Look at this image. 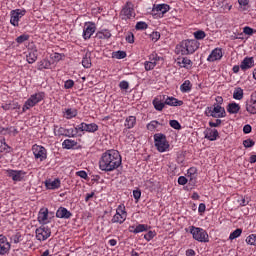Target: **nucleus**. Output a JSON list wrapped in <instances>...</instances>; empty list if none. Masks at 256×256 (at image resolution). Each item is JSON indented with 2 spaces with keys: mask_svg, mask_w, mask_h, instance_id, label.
Wrapping results in <instances>:
<instances>
[{
  "mask_svg": "<svg viewBox=\"0 0 256 256\" xmlns=\"http://www.w3.org/2000/svg\"><path fill=\"white\" fill-rule=\"evenodd\" d=\"M11 149V146L8 145V143L5 141V138L0 139V153H9V150Z\"/></svg>",
  "mask_w": 256,
  "mask_h": 256,
  "instance_id": "37998d69",
  "label": "nucleus"
},
{
  "mask_svg": "<svg viewBox=\"0 0 256 256\" xmlns=\"http://www.w3.org/2000/svg\"><path fill=\"white\" fill-rule=\"evenodd\" d=\"M127 221V210L125 208V204H120L116 208V213L111 219V223H119V225H123Z\"/></svg>",
  "mask_w": 256,
  "mask_h": 256,
  "instance_id": "1a4fd4ad",
  "label": "nucleus"
},
{
  "mask_svg": "<svg viewBox=\"0 0 256 256\" xmlns=\"http://www.w3.org/2000/svg\"><path fill=\"white\" fill-rule=\"evenodd\" d=\"M154 143L157 151L159 153H165V151H169V142L167 141V136L162 133H157L154 135Z\"/></svg>",
  "mask_w": 256,
  "mask_h": 256,
  "instance_id": "39448f33",
  "label": "nucleus"
},
{
  "mask_svg": "<svg viewBox=\"0 0 256 256\" xmlns=\"http://www.w3.org/2000/svg\"><path fill=\"white\" fill-rule=\"evenodd\" d=\"M255 67V59L253 57H245L240 64V69L242 71H247V69H251Z\"/></svg>",
  "mask_w": 256,
  "mask_h": 256,
  "instance_id": "5701e85b",
  "label": "nucleus"
},
{
  "mask_svg": "<svg viewBox=\"0 0 256 256\" xmlns=\"http://www.w3.org/2000/svg\"><path fill=\"white\" fill-rule=\"evenodd\" d=\"M85 127H86V133H97V131H99V125L95 123H90V124L86 123Z\"/></svg>",
  "mask_w": 256,
  "mask_h": 256,
  "instance_id": "79ce46f5",
  "label": "nucleus"
},
{
  "mask_svg": "<svg viewBox=\"0 0 256 256\" xmlns=\"http://www.w3.org/2000/svg\"><path fill=\"white\" fill-rule=\"evenodd\" d=\"M53 133L55 137H77V130L74 128H65L59 125L53 126Z\"/></svg>",
  "mask_w": 256,
  "mask_h": 256,
  "instance_id": "6e6552de",
  "label": "nucleus"
},
{
  "mask_svg": "<svg viewBox=\"0 0 256 256\" xmlns=\"http://www.w3.org/2000/svg\"><path fill=\"white\" fill-rule=\"evenodd\" d=\"M5 174L7 175V177L12 179L14 183H19L23 181V179H25V175H27V173L23 170H13V169L5 170Z\"/></svg>",
  "mask_w": 256,
  "mask_h": 256,
  "instance_id": "4468645a",
  "label": "nucleus"
},
{
  "mask_svg": "<svg viewBox=\"0 0 256 256\" xmlns=\"http://www.w3.org/2000/svg\"><path fill=\"white\" fill-rule=\"evenodd\" d=\"M187 178L190 185L197 184V168L191 167L187 170Z\"/></svg>",
  "mask_w": 256,
  "mask_h": 256,
  "instance_id": "b1692460",
  "label": "nucleus"
},
{
  "mask_svg": "<svg viewBox=\"0 0 256 256\" xmlns=\"http://www.w3.org/2000/svg\"><path fill=\"white\" fill-rule=\"evenodd\" d=\"M243 146L246 149H249L251 147H255V141H253V139L249 138L243 141Z\"/></svg>",
  "mask_w": 256,
  "mask_h": 256,
  "instance_id": "603ef678",
  "label": "nucleus"
},
{
  "mask_svg": "<svg viewBox=\"0 0 256 256\" xmlns=\"http://www.w3.org/2000/svg\"><path fill=\"white\" fill-rule=\"evenodd\" d=\"M246 111L250 113V115H256V92H253L246 101Z\"/></svg>",
  "mask_w": 256,
  "mask_h": 256,
  "instance_id": "dca6fc26",
  "label": "nucleus"
},
{
  "mask_svg": "<svg viewBox=\"0 0 256 256\" xmlns=\"http://www.w3.org/2000/svg\"><path fill=\"white\" fill-rule=\"evenodd\" d=\"M243 89L241 87H236L233 92V99L236 101H241L243 99Z\"/></svg>",
  "mask_w": 256,
  "mask_h": 256,
  "instance_id": "ea45409f",
  "label": "nucleus"
},
{
  "mask_svg": "<svg viewBox=\"0 0 256 256\" xmlns=\"http://www.w3.org/2000/svg\"><path fill=\"white\" fill-rule=\"evenodd\" d=\"M170 9H171V6H169L168 4H158V5H154L153 12L159 13L160 17H163V15H165V13H168Z\"/></svg>",
  "mask_w": 256,
  "mask_h": 256,
  "instance_id": "393cba45",
  "label": "nucleus"
},
{
  "mask_svg": "<svg viewBox=\"0 0 256 256\" xmlns=\"http://www.w3.org/2000/svg\"><path fill=\"white\" fill-rule=\"evenodd\" d=\"M204 137L208 141H217V139H219V131H217V129L207 128L204 131Z\"/></svg>",
  "mask_w": 256,
  "mask_h": 256,
  "instance_id": "aec40b11",
  "label": "nucleus"
},
{
  "mask_svg": "<svg viewBox=\"0 0 256 256\" xmlns=\"http://www.w3.org/2000/svg\"><path fill=\"white\" fill-rule=\"evenodd\" d=\"M152 105L154 106V109H156V111H162L163 109H165V101L162 102L159 98H154V100L152 101Z\"/></svg>",
  "mask_w": 256,
  "mask_h": 256,
  "instance_id": "e433bc0d",
  "label": "nucleus"
},
{
  "mask_svg": "<svg viewBox=\"0 0 256 256\" xmlns=\"http://www.w3.org/2000/svg\"><path fill=\"white\" fill-rule=\"evenodd\" d=\"M223 59V49L215 48L211 51L209 56L207 57L208 63H215V61H221Z\"/></svg>",
  "mask_w": 256,
  "mask_h": 256,
  "instance_id": "f3484780",
  "label": "nucleus"
},
{
  "mask_svg": "<svg viewBox=\"0 0 256 256\" xmlns=\"http://www.w3.org/2000/svg\"><path fill=\"white\" fill-rule=\"evenodd\" d=\"M37 241H47L51 237V228L49 226L41 225L35 230Z\"/></svg>",
  "mask_w": 256,
  "mask_h": 256,
  "instance_id": "ddd939ff",
  "label": "nucleus"
},
{
  "mask_svg": "<svg viewBox=\"0 0 256 256\" xmlns=\"http://www.w3.org/2000/svg\"><path fill=\"white\" fill-rule=\"evenodd\" d=\"M77 109L75 108H65L63 110V117L65 119H74V117H77Z\"/></svg>",
  "mask_w": 256,
  "mask_h": 256,
  "instance_id": "2f4dec72",
  "label": "nucleus"
},
{
  "mask_svg": "<svg viewBox=\"0 0 256 256\" xmlns=\"http://www.w3.org/2000/svg\"><path fill=\"white\" fill-rule=\"evenodd\" d=\"M120 89H129V82L127 81H121L119 84Z\"/></svg>",
  "mask_w": 256,
  "mask_h": 256,
  "instance_id": "774afa93",
  "label": "nucleus"
},
{
  "mask_svg": "<svg viewBox=\"0 0 256 256\" xmlns=\"http://www.w3.org/2000/svg\"><path fill=\"white\" fill-rule=\"evenodd\" d=\"M127 57V52L118 50L112 53V59H125Z\"/></svg>",
  "mask_w": 256,
  "mask_h": 256,
  "instance_id": "c03bdc74",
  "label": "nucleus"
},
{
  "mask_svg": "<svg viewBox=\"0 0 256 256\" xmlns=\"http://www.w3.org/2000/svg\"><path fill=\"white\" fill-rule=\"evenodd\" d=\"M187 183H189V178L185 176H180L178 178V185H187Z\"/></svg>",
  "mask_w": 256,
  "mask_h": 256,
  "instance_id": "e2e57ef3",
  "label": "nucleus"
},
{
  "mask_svg": "<svg viewBox=\"0 0 256 256\" xmlns=\"http://www.w3.org/2000/svg\"><path fill=\"white\" fill-rule=\"evenodd\" d=\"M32 152L36 161L43 163V161L47 160V149L44 146L34 144L32 146Z\"/></svg>",
  "mask_w": 256,
  "mask_h": 256,
  "instance_id": "9d476101",
  "label": "nucleus"
},
{
  "mask_svg": "<svg viewBox=\"0 0 256 256\" xmlns=\"http://www.w3.org/2000/svg\"><path fill=\"white\" fill-rule=\"evenodd\" d=\"M193 36L195 41H203L207 37V33L203 30H197L193 33Z\"/></svg>",
  "mask_w": 256,
  "mask_h": 256,
  "instance_id": "a19ab883",
  "label": "nucleus"
},
{
  "mask_svg": "<svg viewBox=\"0 0 256 256\" xmlns=\"http://www.w3.org/2000/svg\"><path fill=\"white\" fill-rule=\"evenodd\" d=\"M151 37V40L154 42V43H157V40L158 39H161V33L159 32H152V34L150 35Z\"/></svg>",
  "mask_w": 256,
  "mask_h": 256,
  "instance_id": "680f3d73",
  "label": "nucleus"
},
{
  "mask_svg": "<svg viewBox=\"0 0 256 256\" xmlns=\"http://www.w3.org/2000/svg\"><path fill=\"white\" fill-rule=\"evenodd\" d=\"M11 251V242L7 239V236L0 234V255H9Z\"/></svg>",
  "mask_w": 256,
  "mask_h": 256,
  "instance_id": "2eb2a0df",
  "label": "nucleus"
},
{
  "mask_svg": "<svg viewBox=\"0 0 256 256\" xmlns=\"http://www.w3.org/2000/svg\"><path fill=\"white\" fill-rule=\"evenodd\" d=\"M241 233H243V229H241V228H237L236 230H234V231L229 235L230 241H233V239H237L238 237H241Z\"/></svg>",
  "mask_w": 256,
  "mask_h": 256,
  "instance_id": "a18cd8bd",
  "label": "nucleus"
},
{
  "mask_svg": "<svg viewBox=\"0 0 256 256\" xmlns=\"http://www.w3.org/2000/svg\"><path fill=\"white\" fill-rule=\"evenodd\" d=\"M133 197L136 201H139L141 199V190L139 189L134 190Z\"/></svg>",
  "mask_w": 256,
  "mask_h": 256,
  "instance_id": "69168bd1",
  "label": "nucleus"
},
{
  "mask_svg": "<svg viewBox=\"0 0 256 256\" xmlns=\"http://www.w3.org/2000/svg\"><path fill=\"white\" fill-rule=\"evenodd\" d=\"M161 127H163V124L157 120H152L146 125V129L151 133H155V131H161Z\"/></svg>",
  "mask_w": 256,
  "mask_h": 256,
  "instance_id": "c85d7f7f",
  "label": "nucleus"
},
{
  "mask_svg": "<svg viewBox=\"0 0 256 256\" xmlns=\"http://www.w3.org/2000/svg\"><path fill=\"white\" fill-rule=\"evenodd\" d=\"M169 125L172 127V129H176L177 131L181 129V124L177 120H170Z\"/></svg>",
  "mask_w": 256,
  "mask_h": 256,
  "instance_id": "6e6d98bb",
  "label": "nucleus"
},
{
  "mask_svg": "<svg viewBox=\"0 0 256 256\" xmlns=\"http://www.w3.org/2000/svg\"><path fill=\"white\" fill-rule=\"evenodd\" d=\"M226 109L230 115H237V113L241 111V105L237 104L236 102H232L227 105Z\"/></svg>",
  "mask_w": 256,
  "mask_h": 256,
  "instance_id": "7c9ffc66",
  "label": "nucleus"
},
{
  "mask_svg": "<svg viewBox=\"0 0 256 256\" xmlns=\"http://www.w3.org/2000/svg\"><path fill=\"white\" fill-rule=\"evenodd\" d=\"M96 31H97V25L95 24V22H91V21L85 22L83 27V33H82V37L84 41H89V39L93 37Z\"/></svg>",
  "mask_w": 256,
  "mask_h": 256,
  "instance_id": "9b49d317",
  "label": "nucleus"
},
{
  "mask_svg": "<svg viewBox=\"0 0 256 256\" xmlns=\"http://www.w3.org/2000/svg\"><path fill=\"white\" fill-rule=\"evenodd\" d=\"M148 59L151 63H154V65L157 67V63H159V61H163V57L159 56V54H157V52H153L152 54H150L148 56Z\"/></svg>",
  "mask_w": 256,
  "mask_h": 256,
  "instance_id": "4c0bfd02",
  "label": "nucleus"
},
{
  "mask_svg": "<svg viewBox=\"0 0 256 256\" xmlns=\"http://www.w3.org/2000/svg\"><path fill=\"white\" fill-rule=\"evenodd\" d=\"M155 63L151 62V60L144 62V69L145 71H153L155 69Z\"/></svg>",
  "mask_w": 256,
  "mask_h": 256,
  "instance_id": "8fccbe9b",
  "label": "nucleus"
},
{
  "mask_svg": "<svg viewBox=\"0 0 256 256\" xmlns=\"http://www.w3.org/2000/svg\"><path fill=\"white\" fill-rule=\"evenodd\" d=\"M223 123V121L221 119H216L215 122L210 121L209 127H221V124Z\"/></svg>",
  "mask_w": 256,
  "mask_h": 256,
  "instance_id": "bf43d9fd",
  "label": "nucleus"
},
{
  "mask_svg": "<svg viewBox=\"0 0 256 256\" xmlns=\"http://www.w3.org/2000/svg\"><path fill=\"white\" fill-rule=\"evenodd\" d=\"M135 16V5L133 2H126L120 11V19H122V21H129L135 19Z\"/></svg>",
  "mask_w": 256,
  "mask_h": 256,
  "instance_id": "0eeeda50",
  "label": "nucleus"
},
{
  "mask_svg": "<svg viewBox=\"0 0 256 256\" xmlns=\"http://www.w3.org/2000/svg\"><path fill=\"white\" fill-rule=\"evenodd\" d=\"M96 39H111V31L102 29L96 33Z\"/></svg>",
  "mask_w": 256,
  "mask_h": 256,
  "instance_id": "f704fd0d",
  "label": "nucleus"
},
{
  "mask_svg": "<svg viewBox=\"0 0 256 256\" xmlns=\"http://www.w3.org/2000/svg\"><path fill=\"white\" fill-rule=\"evenodd\" d=\"M126 41L127 43H135V35H133V33H128V35L126 36Z\"/></svg>",
  "mask_w": 256,
  "mask_h": 256,
  "instance_id": "338daca9",
  "label": "nucleus"
},
{
  "mask_svg": "<svg viewBox=\"0 0 256 256\" xmlns=\"http://www.w3.org/2000/svg\"><path fill=\"white\" fill-rule=\"evenodd\" d=\"M82 66L85 69H91V57L85 55L82 59Z\"/></svg>",
  "mask_w": 256,
  "mask_h": 256,
  "instance_id": "49530a36",
  "label": "nucleus"
},
{
  "mask_svg": "<svg viewBox=\"0 0 256 256\" xmlns=\"http://www.w3.org/2000/svg\"><path fill=\"white\" fill-rule=\"evenodd\" d=\"M74 131H76V137H77V133H79V131L83 132V131H87L86 128V123L82 122L79 125H77L75 128H73Z\"/></svg>",
  "mask_w": 256,
  "mask_h": 256,
  "instance_id": "864d4df0",
  "label": "nucleus"
},
{
  "mask_svg": "<svg viewBox=\"0 0 256 256\" xmlns=\"http://www.w3.org/2000/svg\"><path fill=\"white\" fill-rule=\"evenodd\" d=\"M27 10L25 9H15L10 12V25L13 27H19V21L22 17H25Z\"/></svg>",
  "mask_w": 256,
  "mask_h": 256,
  "instance_id": "f8f14e48",
  "label": "nucleus"
},
{
  "mask_svg": "<svg viewBox=\"0 0 256 256\" xmlns=\"http://www.w3.org/2000/svg\"><path fill=\"white\" fill-rule=\"evenodd\" d=\"M43 69H51V61L43 59L38 62V71H43Z\"/></svg>",
  "mask_w": 256,
  "mask_h": 256,
  "instance_id": "58836bf2",
  "label": "nucleus"
},
{
  "mask_svg": "<svg viewBox=\"0 0 256 256\" xmlns=\"http://www.w3.org/2000/svg\"><path fill=\"white\" fill-rule=\"evenodd\" d=\"M122 163L123 159L121 158L119 151L114 149L107 150L106 152L102 153L99 159V169L105 173H111V171L119 169Z\"/></svg>",
  "mask_w": 256,
  "mask_h": 256,
  "instance_id": "f257e3e1",
  "label": "nucleus"
},
{
  "mask_svg": "<svg viewBox=\"0 0 256 256\" xmlns=\"http://www.w3.org/2000/svg\"><path fill=\"white\" fill-rule=\"evenodd\" d=\"M25 41H29V35L27 34H22L16 38V43H19V45L25 43Z\"/></svg>",
  "mask_w": 256,
  "mask_h": 256,
  "instance_id": "3c124183",
  "label": "nucleus"
},
{
  "mask_svg": "<svg viewBox=\"0 0 256 256\" xmlns=\"http://www.w3.org/2000/svg\"><path fill=\"white\" fill-rule=\"evenodd\" d=\"M156 235H157V232L150 230L148 231L147 234L144 235V239L147 241H151L155 238Z\"/></svg>",
  "mask_w": 256,
  "mask_h": 256,
  "instance_id": "5fc2aeb1",
  "label": "nucleus"
},
{
  "mask_svg": "<svg viewBox=\"0 0 256 256\" xmlns=\"http://www.w3.org/2000/svg\"><path fill=\"white\" fill-rule=\"evenodd\" d=\"M56 217L57 219H71V217H73V213L67 210V208L61 206L56 211Z\"/></svg>",
  "mask_w": 256,
  "mask_h": 256,
  "instance_id": "4be33fe9",
  "label": "nucleus"
},
{
  "mask_svg": "<svg viewBox=\"0 0 256 256\" xmlns=\"http://www.w3.org/2000/svg\"><path fill=\"white\" fill-rule=\"evenodd\" d=\"M73 87H75V81L71 79L65 81L64 89H73Z\"/></svg>",
  "mask_w": 256,
  "mask_h": 256,
  "instance_id": "4d7b16f0",
  "label": "nucleus"
},
{
  "mask_svg": "<svg viewBox=\"0 0 256 256\" xmlns=\"http://www.w3.org/2000/svg\"><path fill=\"white\" fill-rule=\"evenodd\" d=\"M193 89V84L190 80H185L182 85L180 86L181 93H191Z\"/></svg>",
  "mask_w": 256,
  "mask_h": 256,
  "instance_id": "473e14b6",
  "label": "nucleus"
},
{
  "mask_svg": "<svg viewBox=\"0 0 256 256\" xmlns=\"http://www.w3.org/2000/svg\"><path fill=\"white\" fill-rule=\"evenodd\" d=\"M37 57H39L37 49H29L28 53L26 54V61L29 65H33L35 61H37Z\"/></svg>",
  "mask_w": 256,
  "mask_h": 256,
  "instance_id": "bb28decb",
  "label": "nucleus"
},
{
  "mask_svg": "<svg viewBox=\"0 0 256 256\" xmlns=\"http://www.w3.org/2000/svg\"><path fill=\"white\" fill-rule=\"evenodd\" d=\"M247 245H253L256 247V234H251L246 238Z\"/></svg>",
  "mask_w": 256,
  "mask_h": 256,
  "instance_id": "de8ad7c7",
  "label": "nucleus"
},
{
  "mask_svg": "<svg viewBox=\"0 0 256 256\" xmlns=\"http://www.w3.org/2000/svg\"><path fill=\"white\" fill-rule=\"evenodd\" d=\"M149 226L147 224H139L136 227L135 226H130L129 231L130 233H134L137 235L138 233H144V231H148Z\"/></svg>",
  "mask_w": 256,
  "mask_h": 256,
  "instance_id": "c756f323",
  "label": "nucleus"
},
{
  "mask_svg": "<svg viewBox=\"0 0 256 256\" xmlns=\"http://www.w3.org/2000/svg\"><path fill=\"white\" fill-rule=\"evenodd\" d=\"M163 100L169 107H181L183 105V100H179L173 96H163Z\"/></svg>",
  "mask_w": 256,
  "mask_h": 256,
  "instance_id": "6ab92c4d",
  "label": "nucleus"
},
{
  "mask_svg": "<svg viewBox=\"0 0 256 256\" xmlns=\"http://www.w3.org/2000/svg\"><path fill=\"white\" fill-rule=\"evenodd\" d=\"M45 99V92H36L25 101L23 107H22V112L26 113L29 111V109L35 107V105H39L41 101Z\"/></svg>",
  "mask_w": 256,
  "mask_h": 256,
  "instance_id": "7ed1b4c3",
  "label": "nucleus"
},
{
  "mask_svg": "<svg viewBox=\"0 0 256 256\" xmlns=\"http://www.w3.org/2000/svg\"><path fill=\"white\" fill-rule=\"evenodd\" d=\"M49 220V210L47 208H42L38 213V221L41 225H47Z\"/></svg>",
  "mask_w": 256,
  "mask_h": 256,
  "instance_id": "a878e982",
  "label": "nucleus"
},
{
  "mask_svg": "<svg viewBox=\"0 0 256 256\" xmlns=\"http://www.w3.org/2000/svg\"><path fill=\"white\" fill-rule=\"evenodd\" d=\"M77 147V141L72 139H66L62 142V149H75Z\"/></svg>",
  "mask_w": 256,
  "mask_h": 256,
  "instance_id": "72a5a7b5",
  "label": "nucleus"
},
{
  "mask_svg": "<svg viewBox=\"0 0 256 256\" xmlns=\"http://www.w3.org/2000/svg\"><path fill=\"white\" fill-rule=\"evenodd\" d=\"M46 189L51 191H56V189H61V180L59 178H55L54 180L48 179L44 182Z\"/></svg>",
  "mask_w": 256,
  "mask_h": 256,
  "instance_id": "a211bd4d",
  "label": "nucleus"
},
{
  "mask_svg": "<svg viewBox=\"0 0 256 256\" xmlns=\"http://www.w3.org/2000/svg\"><path fill=\"white\" fill-rule=\"evenodd\" d=\"M189 232L192 234V238L198 243H209V234L207 230L201 227L190 226Z\"/></svg>",
  "mask_w": 256,
  "mask_h": 256,
  "instance_id": "20e7f679",
  "label": "nucleus"
},
{
  "mask_svg": "<svg viewBox=\"0 0 256 256\" xmlns=\"http://www.w3.org/2000/svg\"><path fill=\"white\" fill-rule=\"evenodd\" d=\"M243 33L245 35H253V34L256 33V30L251 28V27H249V26H246V27L243 28Z\"/></svg>",
  "mask_w": 256,
  "mask_h": 256,
  "instance_id": "13d9d810",
  "label": "nucleus"
},
{
  "mask_svg": "<svg viewBox=\"0 0 256 256\" xmlns=\"http://www.w3.org/2000/svg\"><path fill=\"white\" fill-rule=\"evenodd\" d=\"M177 65L181 67V69H192L193 68V61L188 57H181L177 58Z\"/></svg>",
  "mask_w": 256,
  "mask_h": 256,
  "instance_id": "412c9836",
  "label": "nucleus"
},
{
  "mask_svg": "<svg viewBox=\"0 0 256 256\" xmlns=\"http://www.w3.org/2000/svg\"><path fill=\"white\" fill-rule=\"evenodd\" d=\"M201 47V43L197 40L186 39L176 45V55H193L197 49Z\"/></svg>",
  "mask_w": 256,
  "mask_h": 256,
  "instance_id": "f03ea898",
  "label": "nucleus"
},
{
  "mask_svg": "<svg viewBox=\"0 0 256 256\" xmlns=\"http://www.w3.org/2000/svg\"><path fill=\"white\" fill-rule=\"evenodd\" d=\"M76 176L80 177L81 179H89V175H87V172H85V170H80L76 172Z\"/></svg>",
  "mask_w": 256,
  "mask_h": 256,
  "instance_id": "052dcab7",
  "label": "nucleus"
},
{
  "mask_svg": "<svg viewBox=\"0 0 256 256\" xmlns=\"http://www.w3.org/2000/svg\"><path fill=\"white\" fill-rule=\"evenodd\" d=\"M149 27L145 22L140 21L136 23L135 30L136 31H145Z\"/></svg>",
  "mask_w": 256,
  "mask_h": 256,
  "instance_id": "09e8293b",
  "label": "nucleus"
},
{
  "mask_svg": "<svg viewBox=\"0 0 256 256\" xmlns=\"http://www.w3.org/2000/svg\"><path fill=\"white\" fill-rule=\"evenodd\" d=\"M137 125V117L135 116H128L125 119L124 127H126L123 130V133H127V129H133Z\"/></svg>",
  "mask_w": 256,
  "mask_h": 256,
  "instance_id": "cd10ccee",
  "label": "nucleus"
},
{
  "mask_svg": "<svg viewBox=\"0 0 256 256\" xmlns=\"http://www.w3.org/2000/svg\"><path fill=\"white\" fill-rule=\"evenodd\" d=\"M0 135H10V127L0 126Z\"/></svg>",
  "mask_w": 256,
  "mask_h": 256,
  "instance_id": "0e129e2a",
  "label": "nucleus"
},
{
  "mask_svg": "<svg viewBox=\"0 0 256 256\" xmlns=\"http://www.w3.org/2000/svg\"><path fill=\"white\" fill-rule=\"evenodd\" d=\"M205 115L214 119H223V117H227V112L225 111V107L213 105V107L206 108Z\"/></svg>",
  "mask_w": 256,
  "mask_h": 256,
  "instance_id": "423d86ee",
  "label": "nucleus"
},
{
  "mask_svg": "<svg viewBox=\"0 0 256 256\" xmlns=\"http://www.w3.org/2000/svg\"><path fill=\"white\" fill-rule=\"evenodd\" d=\"M10 243H14L17 245L18 243H21L23 241V235L21 232H15L12 236L9 237Z\"/></svg>",
  "mask_w": 256,
  "mask_h": 256,
  "instance_id": "c9c22d12",
  "label": "nucleus"
}]
</instances>
